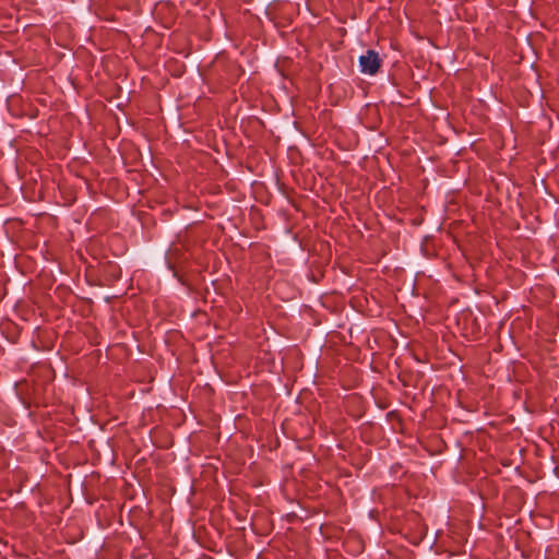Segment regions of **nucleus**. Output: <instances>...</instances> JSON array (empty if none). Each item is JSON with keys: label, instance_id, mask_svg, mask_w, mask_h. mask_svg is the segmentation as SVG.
<instances>
[{"label": "nucleus", "instance_id": "obj_1", "mask_svg": "<svg viewBox=\"0 0 559 559\" xmlns=\"http://www.w3.org/2000/svg\"><path fill=\"white\" fill-rule=\"evenodd\" d=\"M382 63L379 53L372 49L367 50L359 57L360 72L368 75H374Z\"/></svg>", "mask_w": 559, "mask_h": 559}]
</instances>
